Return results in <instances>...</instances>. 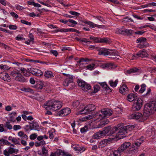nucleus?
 <instances>
[{
    "instance_id": "1",
    "label": "nucleus",
    "mask_w": 156,
    "mask_h": 156,
    "mask_svg": "<svg viewBox=\"0 0 156 156\" xmlns=\"http://www.w3.org/2000/svg\"><path fill=\"white\" fill-rule=\"evenodd\" d=\"M131 144L127 142L124 143L118 148L120 152H123L128 155L132 156L137 152V150L130 148Z\"/></svg>"
},
{
    "instance_id": "2",
    "label": "nucleus",
    "mask_w": 156,
    "mask_h": 156,
    "mask_svg": "<svg viewBox=\"0 0 156 156\" xmlns=\"http://www.w3.org/2000/svg\"><path fill=\"white\" fill-rule=\"evenodd\" d=\"M113 112L110 109L108 108H104L101 110V112L97 113L95 115L94 118V121H99L105 117H107L111 116Z\"/></svg>"
},
{
    "instance_id": "3",
    "label": "nucleus",
    "mask_w": 156,
    "mask_h": 156,
    "mask_svg": "<svg viewBox=\"0 0 156 156\" xmlns=\"http://www.w3.org/2000/svg\"><path fill=\"white\" fill-rule=\"evenodd\" d=\"M10 76L13 79L20 82L24 83L26 81V80L20 73L18 70L12 71Z\"/></svg>"
},
{
    "instance_id": "4",
    "label": "nucleus",
    "mask_w": 156,
    "mask_h": 156,
    "mask_svg": "<svg viewBox=\"0 0 156 156\" xmlns=\"http://www.w3.org/2000/svg\"><path fill=\"white\" fill-rule=\"evenodd\" d=\"M64 75L67 76V77L63 82V85L66 87H69L70 89H73L75 87V84L73 81V77L68 74L64 73Z\"/></svg>"
},
{
    "instance_id": "5",
    "label": "nucleus",
    "mask_w": 156,
    "mask_h": 156,
    "mask_svg": "<svg viewBox=\"0 0 156 156\" xmlns=\"http://www.w3.org/2000/svg\"><path fill=\"white\" fill-rule=\"evenodd\" d=\"M119 126V129H118V135H124L128 133L129 131H130L133 130L135 128V126L133 125H129L124 127Z\"/></svg>"
},
{
    "instance_id": "6",
    "label": "nucleus",
    "mask_w": 156,
    "mask_h": 156,
    "mask_svg": "<svg viewBox=\"0 0 156 156\" xmlns=\"http://www.w3.org/2000/svg\"><path fill=\"white\" fill-rule=\"evenodd\" d=\"M120 128L119 125L113 128H112L110 126H109L107 127H105L104 130L102 131V132L104 136H108L119 131L118 129H119Z\"/></svg>"
},
{
    "instance_id": "7",
    "label": "nucleus",
    "mask_w": 156,
    "mask_h": 156,
    "mask_svg": "<svg viewBox=\"0 0 156 156\" xmlns=\"http://www.w3.org/2000/svg\"><path fill=\"white\" fill-rule=\"evenodd\" d=\"M48 107H62V103L60 101L50 100L46 101L44 104Z\"/></svg>"
},
{
    "instance_id": "8",
    "label": "nucleus",
    "mask_w": 156,
    "mask_h": 156,
    "mask_svg": "<svg viewBox=\"0 0 156 156\" xmlns=\"http://www.w3.org/2000/svg\"><path fill=\"white\" fill-rule=\"evenodd\" d=\"M147 55V53L146 51L144 49H143V50L139 51L136 54L133 55L131 59H136L137 58L139 57L144 58L146 57Z\"/></svg>"
},
{
    "instance_id": "9",
    "label": "nucleus",
    "mask_w": 156,
    "mask_h": 156,
    "mask_svg": "<svg viewBox=\"0 0 156 156\" xmlns=\"http://www.w3.org/2000/svg\"><path fill=\"white\" fill-rule=\"evenodd\" d=\"M78 83V86L81 87L82 89L83 90H90L91 88V86L89 84L82 80H79Z\"/></svg>"
},
{
    "instance_id": "10",
    "label": "nucleus",
    "mask_w": 156,
    "mask_h": 156,
    "mask_svg": "<svg viewBox=\"0 0 156 156\" xmlns=\"http://www.w3.org/2000/svg\"><path fill=\"white\" fill-rule=\"evenodd\" d=\"M154 112V110L152 108H144L143 116L147 119L151 114Z\"/></svg>"
},
{
    "instance_id": "11",
    "label": "nucleus",
    "mask_w": 156,
    "mask_h": 156,
    "mask_svg": "<svg viewBox=\"0 0 156 156\" xmlns=\"http://www.w3.org/2000/svg\"><path fill=\"white\" fill-rule=\"evenodd\" d=\"M117 67V66L113 63H108L102 64L101 67L104 69H114Z\"/></svg>"
},
{
    "instance_id": "12",
    "label": "nucleus",
    "mask_w": 156,
    "mask_h": 156,
    "mask_svg": "<svg viewBox=\"0 0 156 156\" xmlns=\"http://www.w3.org/2000/svg\"><path fill=\"white\" fill-rule=\"evenodd\" d=\"M18 151V149L13 148L10 147L8 150H5L4 151L3 153L4 155L5 156H9L10 154L13 153L16 154Z\"/></svg>"
},
{
    "instance_id": "13",
    "label": "nucleus",
    "mask_w": 156,
    "mask_h": 156,
    "mask_svg": "<svg viewBox=\"0 0 156 156\" xmlns=\"http://www.w3.org/2000/svg\"><path fill=\"white\" fill-rule=\"evenodd\" d=\"M131 117L133 119H140L141 121L146 119V118H144L142 114L139 112H136L132 114L131 115Z\"/></svg>"
},
{
    "instance_id": "14",
    "label": "nucleus",
    "mask_w": 156,
    "mask_h": 156,
    "mask_svg": "<svg viewBox=\"0 0 156 156\" xmlns=\"http://www.w3.org/2000/svg\"><path fill=\"white\" fill-rule=\"evenodd\" d=\"M31 74L37 76H41L43 74V73L39 69L31 68L29 69Z\"/></svg>"
},
{
    "instance_id": "15",
    "label": "nucleus",
    "mask_w": 156,
    "mask_h": 156,
    "mask_svg": "<svg viewBox=\"0 0 156 156\" xmlns=\"http://www.w3.org/2000/svg\"><path fill=\"white\" fill-rule=\"evenodd\" d=\"M112 141L111 138L105 139L101 140L99 144L98 147L100 148H101L106 146L108 144L110 143Z\"/></svg>"
},
{
    "instance_id": "16",
    "label": "nucleus",
    "mask_w": 156,
    "mask_h": 156,
    "mask_svg": "<svg viewBox=\"0 0 156 156\" xmlns=\"http://www.w3.org/2000/svg\"><path fill=\"white\" fill-rule=\"evenodd\" d=\"M98 54L100 55H107L110 53L108 49L105 48H98Z\"/></svg>"
},
{
    "instance_id": "17",
    "label": "nucleus",
    "mask_w": 156,
    "mask_h": 156,
    "mask_svg": "<svg viewBox=\"0 0 156 156\" xmlns=\"http://www.w3.org/2000/svg\"><path fill=\"white\" fill-rule=\"evenodd\" d=\"M0 78L4 81H8L10 79L9 76L5 72H3L0 73Z\"/></svg>"
},
{
    "instance_id": "18",
    "label": "nucleus",
    "mask_w": 156,
    "mask_h": 156,
    "mask_svg": "<svg viewBox=\"0 0 156 156\" xmlns=\"http://www.w3.org/2000/svg\"><path fill=\"white\" fill-rule=\"evenodd\" d=\"M89 61V59L87 58H81L80 60L78 61L77 64L78 65L80 68L84 67V66H82V65L87 63H84L83 62H88Z\"/></svg>"
},
{
    "instance_id": "19",
    "label": "nucleus",
    "mask_w": 156,
    "mask_h": 156,
    "mask_svg": "<svg viewBox=\"0 0 156 156\" xmlns=\"http://www.w3.org/2000/svg\"><path fill=\"white\" fill-rule=\"evenodd\" d=\"M30 68H28L27 69H25L24 68L21 67L20 68V70L25 76H29L30 75V71L29 70Z\"/></svg>"
},
{
    "instance_id": "20",
    "label": "nucleus",
    "mask_w": 156,
    "mask_h": 156,
    "mask_svg": "<svg viewBox=\"0 0 156 156\" xmlns=\"http://www.w3.org/2000/svg\"><path fill=\"white\" fill-rule=\"evenodd\" d=\"M119 92L123 94H125L128 92V89L126 85H123L119 89Z\"/></svg>"
},
{
    "instance_id": "21",
    "label": "nucleus",
    "mask_w": 156,
    "mask_h": 156,
    "mask_svg": "<svg viewBox=\"0 0 156 156\" xmlns=\"http://www.w3.org/2000/svg\"><path fill=\"white\" fill-rule=\"evenodd\" d=\"M99 83L102 87L103 90L109 93L112 91V89L110 88L105 82L100 83Z\"/></svg>"
},
{
    "instance_id": "22",
    "label": "nucleus",
    "mask_w": 156,
    "mask_h": 156,
    "mask_svg": "<svg viewBox=\"0 0 156 156\" xmlns=\"http://www.w3.org/2000/svg\"><path fill=\"white\" fill-rule=\"evenodd\" d=\"M87 108H83V109L79 111L77 113V115L83 114H84L90 113L91 111H93L94 110H92L91 108H90L86 109Z\"/></svg>"
},
{
    "instance_id": "23",
    "label": "nucleus",
    "mask_w": 156,
    "mask_h": 156,
    "mask_svg": "<svg viewBox=\"0 0 156 156\" xmlns=\"http://www.w3.org/2000/svg\"><path fill=\"white\" fill-rule=\"evenodd\" d=\"M31 124V125L29 126V129L30 130H39V126L37 123H34L33 122H32V123Z\"/></svg>"
},
{
    "instance_id": "24",
    "label": "nucleus",
    "mask_w": 156,
    "mask_h": 156,
    "mask_svg": "<svg viewBox=\"0 0 156 156\" xmlns=\"http://www.w3.org/2000/svg\"><path fill=\"white\" fill-rule=\"evenodd\" d=\"M63 151L61 150H57L55 153H52L50 156H65Z\"/></svg>"
},
{
    "instance_id": "25",
    "label": "nucleus",
    "mask_w": 156,
    "mask_h": 156,
    "mask_svg": "<svg viewBox=\"0 0 156 156\" xmlns=\"http://www.w3.org/2000/svg\"><path fill=\"white\" fill-rule=\"evenodd\" d=\"M137 96L134 94L131 93L129 94L127 96V99L129 102H132L133 101H136L137 99Z\"/></svg>"
},
{
    "instance_id": "26",
    "label": "nucleus",
    "mask_w": 156,
    "mask_h": 156,
    "mask_svg": "<svg viewBox=\"0 0 156 156\" xmlns=\"http://www.w3.org/2000/svg\"><path fill=\"white\" fill-rule=\"evenodd\" d=\"M18 136L21 138L22 140H27L28 139V136L25 134L23 131H20L18 133Z\"/></svg>"
},
{
    "instance_id": "27",
    "label": "nucleus",
    "mask_w": 156,
    "mask_h": 156,
    "mask_svg": "<svg viewBox=\"0 0 156 156\" xmlns=\"http://www.w3.org/2000/svg\"><path fill=\"white\" fill-rule=\"evenodd\" d=\"M122 154L118 149L111 152L109 156H121Z\"/></svg>"
},
{
    "instance_id": "28",
    "label": "nucleus",
    "mask_w": 156,
    "mask_h": 156,
    "mask_svg": "<svg viewBox=\"0 0 156 156\" xmlns=\"http://www.w3.org/2000/svg\"><path fill=\"white\" fill-rule=\"evenodd\" d=\"M156 107V101H153L147 103L144 105V107Z\"/></svg>"
},
{
    "instance_id": "29",
    "label": "nucleus",
    "mask_w": 156,
    "mask_h": 156,
    "mask_svg": "<svg viewBox=\"0 0 156 156\" xmlns=\"http://www.w3.org/2000/svg\"><path fill=\"white\" fill-rule=\"evenodd\" d=\"M41 156H48V151L45 147L43 146L42 148V154H39Z\"/></svg>"
},
{
    "instance_id": "30",
    "label": "nucleus",
    "mask_w": 156,
    "mask_h": 156,
    "mask_svg": "<svg viewBox=\"0 0 156 156\" xmlns=\"http://www.w3.org/2000/svg\"><path fill=\"white\" fill-rule=\"evenodd\" d=\"M103 135H104L102 131H100L95 133L94 136V138L95 139H98L101 137Z\"/></svg>"
},
{
    "instance_id": "31",
    "label": "nucleus",
    "mask_w": 156,
    "mask_h": 156,
    "mask_svg": "<svg viewBox=\"0 0 156 156\" xmlns=\"http://www.w3.org/2000/svg\"><path fill=\"white\" fill-rule=\"evenodd\" d=\"M118 82V80L116 79L114 82L113 80H110L109 81L108 83L111 87H115L116 86Z\"/></svg>"
},
{
    "instance_id": "32",
    "label": "nucleus",
    "mask_w": 156,
    "mask_h": 156,
    "mask_svg": "<svg viewBox=\"0 0 156 156\" xmlns=\"http://www.w3.org/2000/svg\"><path fill=\"white\" fill-rule=\"evenodd\" d=\"M134 102L136 103L137 106H138V107H141L142 106V101L140 98H137L136 99V101H134Z\"/></svg>"
},
{
    "instance_id": "33",
    "label": "nucleus",
    "mask_w": 156,
    "mask_h": 156,
    "mask_svg": "<svg viewBox=\"0 0 156 156\" xmlns=\"http://www.w3.org/2000/svg\"><path fill=\"white\" fill-rule=\"evenodd\" d=\"M44 76L47 78H52L54 77L52 73L49 71H47L45 72Z\"/></svg>"
},
{
    "instance_id": "34",
    "label": "nucleus",
    "mask_w": 156,
    "mask_h": 156,
    "mask_svg": "<svg viewBox=\"0 0 156 156\" xmlns=\"http://www.w3.org/2000/svg\"><path fill=\"white\" fill-rule=\"evenodd\" d=\"M4 125V127L8 129L11 130L12 129V126L10 124V123L8 122L7 121L5 122Z\"/></svg>"
},
{
    "instance_id": "35",
    "label": "nucleus",
    "mask_w": 156,
    "mask_h": 156,
    "mask_svg": "<svg viewBox=\"0 0 156 156\" xmlns=\"http://www.w3.org/2000/svg\"><path fill=\"white\" fill-rule=\"evenodd\" d=\"M95 64L93 63L89 64L86 66H84V67H86L87 69L91 70L94 69L95 68Z\"/></svg>"
},
{
    "instance_id": "36",
    "label": "nucleus",
    "mask_w": 156,
    "mask_h": 156,
    "mask_svg": "<svg viewBox=\"0 0 156 156\" xmlns=\"http://www.w3.org/2000/svg\"><path fill=\"white\" fill-rule=\"evenodd\" d=\"M133 30H127L124 28L123 34H126L127 35H131L133 33Z\"/></svg>"
},
{
    "instance_id": "37",
    "label": "nucleus",
    "mask_w": 156,
    "mask_h": 156,
    "mask_svg": "<svg viewBox=\"0 0 156 156\" xmlns=\"http://www.w3.org/2000/svg\"><path fill=\"white\" fill-rule=\"evenodd\" d=\"M44 87V84L42 82H40L37 83L35 86L36 88L37 89H42Z\"/></svg>"
},
{
    "instance_id": "38",
    "label": "nucleus",
    "mask_w": 156,
    "mask_h": 156,
    "mask_svg": "<svg viewBox=\"0 0 156 156\" xmlns=\"http://www.w3.org/2000/svg\"><path fill=\"white\" fill-rule=\"evenodd\" d=\"M146 39L145 37H141L137 39L136 40V43H146Z\"/></svg>"
},
{
    "instance_id": "39",
    "label": "nucleus",
    "mask_w": 156,
    "mask_h": 156,
    "mask_svg": "<svg viewBox=\"0 0 156 156\" xmlns=\"http://www.w3.org/2000/svg\"><path fill=\"white\" fill-rule=\"evenodd\" d=\"M142 137L140 138V139L139 140V141H137L134 143V145H133V146L134 147V145H135V146L137 148L140 145L143 141V140L141 139Z\"/></svg>"
},
{
    "instance_id": "40",
    "label": "nucleus",
    "mask_w": 156,
    "mask_h": 156,
    "mask_svg": "<svg viewBox=\"0 0 156 156\" xmlns=\"http://www.w3.org/2000/svg\"><path fill=\"white\" fill-rule=\"evenodd\" d=\"M146 86L145 84H142L140 86L141 88L139 90V92L140 93H143L145 90Z\"/></svg>"
},
{
    "instance_id": "41",
    "label": "nucleus",
    "mask_w": 156,
    "mask_h": 156,
    "mask_svg": "<svg viewBox=\"0 0 156 156\" xmlns=\"http://www.w3.org/2000/svg\"><path fill=\"white\" fill-rule=\"evenodd\" d=\"M64 110V115L65 116L68 115L71 112L69 108H64L63 109Z\"/></svg>"
},
{
    "instance_id": "42",
    "label": "nucleus",
    "mask_w": 156,
    "mask_h": 156,
    "mask_svg": "<svg viewBox=\"0 0 156 156\" xmlns=\"http://www.w3.org/2000/svg\"><path fill=\"white\" fill-rule=\"evenodd\" d=\"M109 42V40L106 38H100L99 43H108Z\"/></svg>"
},
{
    "instance_id": "43",
    "label": "nucleus",
    "mask_w": 156,
    "mask_h": 156,
    "mask_svg": "<svg viewBox=\"0 0 156 156\" xmlns=\"http://www.w3.org/2000/svg\"><path fill=\"white\" fill-rule=\"evenodd\" d=\"M100 38L95 37L93 36H90V39L93 41H95L96 43H99Z\"/></svg>"
},
{
    "instance_id": "44",
    "label": "nucleus",
    "mask_w": 156,
    "mask_h": 156,
    "mask_svg": "<svg viewBox=\"0 0 156 156\" xmlns=\"http://www.w3.org/2000/svg\"><path fill=\"white\" fill-rule=\"evenodd\" d=\"M84 23H85L88 24V25H89V26L92 27V28H94V23H93L92 22H90V21H87V20H85L84 21Z\"/></svg>"
},
{
    "instance_id": "45",
    "label": "nucleus",
    "mask_w": 156,
    "mask_h": 156,
    "mask_svg": "<svg viewBox=\"0 0 156 156\" xmlns=\"http://www.w3.org/2000/svg\"><path fill=\"white\" fill-rule=\"evenodd\" d=\"M124 28L123 27L120 29H117L116 30V32L118 34H124Z\"/></svg>"
},
{
    "instance_id": "46",
    "label": "nucleus",
    "mask_w": 156,
    "mask_h": 156,
    "mask_svg": "<svg viewBox=\"0 0 156 156\" xmlns=\"http://www.w3.org/2000/svg\"><path fill=\"white\" fill-rule=\"evenodd\" d=\"M94 90L93 92L94 93H95L97 92L100 90V87L99 85H95L94 87Z\"/></svg>"
},
{
    "instance_id": "47",
    "label": "nucleus",
    "mask_w": 156,
    "mask_h": 156,
    "mask_svg": "<svg viewBox=\"0 0 156 156\" xmlns=\"http://www.w3.org/2000/svg\"><path fill=\"white\" fill-rule=\"evenodd\" d=\"M64 114V110H63V109H62L58 112L57 113V115L59 116H64L65 115Z\"/></svg>"
},
{
    "instance_id": "48",
    "label": "nucleus",
    "mask_w": 156,
    "mask_h": 156,
    "mask_svg": "<svg viewBox=\"0 0 156 156\" xmlns=\"http://www.w3.org/2000/svg\"><path fill=\"white\" fill-rule=\"evenodd\" d=\"M138 70V69L137 68H134L130 69L129 70H128L127 71V72L128 73H134L137 71Z\"/></svg>"
},
{
    "instance_id": "49",
    "label": "nucleus",
    "mask_w": 156,
    "mask_h": 156,
    "mask_svg": "<svg viewBox=\"0 0 156 156\" xmlns=\"http://www.w3.org/2000/svg\"><path fill=\"white\" fill-rule=\"evenodd\" d=\"M87 130V127L86 126H85L84 127L81 128L80 130L81 133H83L86 132Z\"/></svg>"
},
{
    "instance_id": "50",
    "label": "nucleus",
    "mask_w": 156,
    "mask_h": 156,
    "mask_svg": "<svg viewBox=\"0 0 156 156\" xmlns=\"http://www.w3.org/2000/svg\"><path fill=\"white\" fill-rule=\"evenodd\" d=\"M21 128V126L20 125H14L13 127V129L14 130L16 131L20 129Z\"/></svg>"
},
{
    "instance_id": "51",
    "label": "nucleus",
    "mask_w": 156,
    "mask_h": 156,
    "mask_svg": "<svg viewBox=\"0 0 156 156\" xmlns=\"http://www.w3.org/2000/svg\"><path fill=\"white\" fill-rule=\"evenodd\" d=\"M4 125L2 124H0V132H2L4 131H6V130L4 129Z\"/></svg>"
},
{
    "instance_id": "52",
    "label": "nucleus",
    "mask_w": 156,
    "mask_h": 156,
    "mask_svg": "<svg viewBox=\"0 0 156 156\" xmlns=\"http://www.w3.org/2000/svg\"><path fill=\"white\" fill-rule=\"evenodd\" d=\"M80 102L79 101H74L73 104V106L74 107H77L79 106Z\"/></svg>"
},
{
    "instance_id": "53",
    "label": "nucleus",
    "mask_w": 156,
    "mask_h": 156,
    "mask_svg": "<svg viewBox=\"0 0 156 156\" xmlns=\"http://www.w3.org/2000/svg\"><path fill=\"white\" fill-rule=\"evenodd\" d=\"M20 21L22 23L25 24L27 25H30L31 24L30 22H29L24 20H21Z\"/></svg>"
},
{
    "instance_id": "54",
    "label": "nucleus",
    "mask_w": 156,
    "mask_h": 156,
    "mask_svg": "<svg viewBox=\"0 0 156 156\" xmlns=\"http://www.w3.org/2000/svg\"><path fill=\"white\" fill-rule=\"evenodd\" d=\"M146 43H140L138 45V47L140 48H142L145 47L146 46Z\"/></svg>"
},
{
    "instance_id": "55",
    "label": "nucleus",
    "mask_w": 156,
    "mask_h": 156,
    "mask_svg": "<svg viewBox=\"0 0 156 156\" xmlns=\"http://www.w3.org/2000/svg\"><path fill=\"white\" fill-rule=\"evenodd\" d=\"M9 27L10 30H15L17 28V27L15 25L10 24L9 25Z\"/></svg>"
},
{
    "instance_id": "56",
    "label": "nucleus",
    "mask_w": 156,
    "mask_h": 156,
    "mask_svg": "<svg viewBox=\"0 0 156 156\" xmlns=\"http://www.w3.org/2000/svg\"><path fill=\"white\" fill-rule=\"evenodd\" d=\"M23 91L31 93H33V91L31 89L29 88H24L23 89Z\"/></svg>"
},
{
    "instance_id": "57",
    "label": "nucleus",
    "mask_w": 156,
    "mask_h": 156,
    "mask_svg": "<svg viewBox=\"0 0 156 156\" xmlns=\"http://www.w3.org/2000/svg\"><path fill=\"white\" fill-rule=\"evenodd\" d=\"M1 45L6 50H9V46L3 43H0Z\"/></svg>"
},
{
    "instance_id": "58",
    "label": "nucleus",
    "mask_w": 156,
    "mask_h": 156,
    "mask_svg": "<svg viewBox=\"0 0 156 156\" xmlns=\"http://www.w3.org/2000/svg\"><path fill=\"white\" fill-rule=\"evenodd\" d=\"M19 139L18 138L17 139L16 138H14L13 143H14L15 144H17L18 145H20V141L19 140Z\"/></svg>"
},
{
    "instance_id": "59",
    "label": "nucleus",
    "mask_w": 156,
    "mask_h": 156,
    "mask_svg": "<svg viewBox=\"0 0 156 156\" xmlns=\"http://www.w3.org/2000/svg\"><path fill=\"white\" fill-rule=\"evenodd\" d=\"M37 136V135L35 133H34L31 134L30 136V139L33 140L35 139Z\"/></svg>"
},
{
    "instance_id": "60",
    "label": "nucleus",
    "mask_w": 156,
    "mask_h": 156,
    "mask_svg": "<svg viewBox=\"0 0 156 156\" xmlns=\"http://www.w3.org/2000/svg\"><path fill=\"white\" fill-rule=\"evenodd\" d=\"M69 12L71 15L75 16H79L80 15L79 13L73 11H70Z\"/></svg>"
},
{
    "instance_id": "61",
    "label": "nucleus",
    "mask_w": 156,
    "mask_h": 156,
    "mask_svg": "<svg viewBox=\"0 0 156 156\" xmlns=\"http://www.w3.org/2000/svg\"><path fill=\"white\" fill-rule=\"evenodd\" d=\"M51 53L53 54L55 56H57L58 54L57 51L56 50H51L50 51Z\"/></svg>"
},
{
    "instance_id": "62",
    "label": "nucleus",
    "mask_w": 156,
    "mask_h": 156,
    "mask_svg": "<svg viewBox=\"0 0 156 156\" xmlns=\"http://www.w3.org/2000/svg\"><path fill=\"white\" fill-rule=\"evenodd\" d=\"M74 149L76 151H82V152L84 151L85 150V149L84 148H81L80 147H75L74 148Z\"/></svg>"
},
{
    "instance_id": "63",
    "label": "nucleus",
    "mask_w": 156,
    "mask_h": 156,
    "mask_svg": "<svg viewBox=\"0 0 156 156\" xmlns=\"http://www.w3.org/2000/svg\"><path fill=\"white\" fill-rule=\"evenodd\" d=\"M10 14L12 16L15 17L16 19L18 18V17H19L18 15L16 14V13H15L14 12H11Z\"/></svg>"
},
{
    "instance_id": "64",
    "label": "nucleus",
    "mask_w": 156,
    "mask_h": 156,
    "mask_svg": "<svg viewBox=\"0 0 156 156\" xmlns=\"http://www.w3.org/2000/svg\"><path fill=\"white\" fill-rule=\"evenodd\" d=\"M68 22H69L72 23L73 24L76 25L77 24V22L72 19H69L68 20Z\"/></svg>"
}]
</instances>
